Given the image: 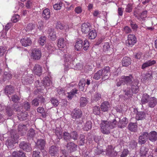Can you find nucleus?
I'll use <instances>...</instances> for the list:
<instances>
[{
    "instance_id": "nucleus-55",
    "label": "nucleus",
    "mask_w": 157,
    "mask_h": 157,
    "mask_svg": "<svg viewBox=\"0 0 157 157\" xmlns=\"http://www.w3.org/2000/svg\"><path fill=\"white\" fill-rule=\"evenodd\" d=\"M101 94L98 93H96L93 97V99L96 101H97L101 98Z\"/></svg>"
},
{
    "instance_id": "nucleus-2",
    "label": "nucleus",
    "mask_w": 157,
    "mask_h": 157,
    "mask_svg": "<svg viewBox=\"0 0 157 157\" xmlns=\"http://www.w3.org/2000/svg\"><path fill=\"white\" fill-rule=\"evenodd\" d=\"M8 133L9 136L6 142V144L8 147L11 148L13 147L14 144L17 143V140L19 138V136L14 129L11 130Z\"/></svg>"
},
{
    "instance_id": "nucleus-19",
    "label": "nucleus",
    "mask_w": 157,
    "mask_h": 157,
    "mask_svg": "<svg viewBox=\"0 0 157 157\" xmlns=\"http://www.w3.org/2000/svg\"><path fill=\"white\" fill-rule=\"evenodd\" d=\"M110 107V105L108 101H105L101 104L100 108L102 111L106 112L108 111Z\"/></svg>"
},
{
    "instance_id": "nucleus-32",
    "label": "nucleus",
    "mask_w": 157,
    "mask_h": 157,
    "mask_svg": "<svg viewBox=\"0 0 157 157\" xmlns=\"http://www.w3.org/2000/svg\"><path fill=\"white\" fill-rule=\"evenodd\" d=\"M150 98V96L146 93L143 94L141 99V102L142 104H145L148 102Z\"/></svg>"
},
{
    "instance_id": "nucleus-38",
    "label": "nucleus",
    "mask_w": 157,
    "mask_h": 157,
    "mask_svg": "<svg viewBox=\"0 0 157 157\" xmlns=\"http://www.w3.org/2000/svg\"><path fill=\"white\" fill-rule=\"evenodd\" d=\"M50 38L52 40H54L56 39V36L55 32L52 29H48V33Z\"/></svg>"
},
{
    "instance_id": "nucleus-48",
    "label": "nucleus",
    "mask_w": 157,
    "mask_h": 157,
    "mask_svg": "<svg viewBox=\"0 0 157 157\" xmlns=\"http://www.w3.org/2000/svg\"><path fill=\"white\" fill-rule=\"evenodd\" d=\"M92 127V123L90 121H88L85 124L83 127V129L85 130L88 131Z\"/></svg>"
},
{
    "instance_id": "nucleus-12",
    "label": "nucleus",
    "mask_w": 157,
    "mask_h": 157,
    "mask_svg": "<svg viewBox=\"0 0 157 157\" xmlns=\"http://www.w3.org/2000/svg\"><path fill=\"white\" fill-rule=\"evenodd\" d=\"M41 56V51L39 49H34L33 50L32 57L35 60H39Z\"/></svg>"
},
{
    "instance_id": "nucleus-40",
    "label": "nucleus",
    "mask_w": 157,
    "mask_h": 157,
    "mask_svg": "<svg viewBox=\"0 0 157 157\" xmlns=\"http://www.w3.org/2000/svg\"><path fill=\"white\" fill-rule=\"evenodd\" d=\"M12 75L11 73L5 71L3 75L2 80L3 81H6L11 78Z\"/></svg>"
},
{
    "instance_id": "nucleus-6",
    "label": "nucleus",
    "mask_w": 157,
    "mask_h": 157,
    "mask_svg": "<svg viewBox=\"0 0 157 157\" xmlns=\"http://www.w3.org/2000/svg\"><path fill=\"white\" fill-rule=\"evenodd\" d=\"M148 132H142L139 137L138 143L141 145L144 144L148 139Z\"/></svg>"
},
{
    "instance_id": "nucleus-62",
    "label": "nucleus",
    "mask_w": 157,
    "mask_h": 157,
    "mask_svg": "<svg viewBox=\"0 0 157 157\" xmlns=\"http://www.w3.org/2000/svg\"><path fill=\"white\" fill-rule=\"evenodd\" d=\"M85 136L83 134H81L80 137L79 144L80 145H83L85 143Z\"/></svg>"
},
{
    "instance_id": "nucleus-1",
    "label": "nucleus",
    "mask_w": 157,
    "mask_h": 157,
    "mask_svg": "<svg viewBox=\"0 0 157 157\" xmlns=\"http://www.w3.org/2000/svg\"><path fill=\"white\" fill-rule=\"evenodd\" d=\"M116 119H114L112 122L107 121H102L100 126L101 132L105 134L110 133L109 130L116 127Z\"/></svg>"
},
{
    "instance_id": "nucleus-42",
    "label": "nucleus",
    "mask_w": 157,
    "mask_h": 157,
    "mask_svg": "<svg viewBox=\"0 0 157 157\" xmlns=\"http://www.w3.org/2000/svg\"><path fill=\"white\" fill-rule=\"evenodd\" d=\"M86 82V80L84 78H82L80 80L78 83V86L79 90L81 91L83 90Z\"/></svg>"
},
{
    "instance_id": "nucleus-61",
    "label": "nucleus",
    "mask_w": 157,
    "mask_h": 157,
    "mask_svg": "<svg viewBox=\"0 0 157 157\" xmlns=\"http://www.w3.org/2000/svg\"><path fill=\"white\" fill-rule=\"evenodd\" d=\"M147 16V11L145 10L142 12L140 14V18L142 20H144V18Z\"/></svg>"
},
{
    "instance_id": "nucleus-11",
    "label": "nucleus",
    "mask_w": 157,
    "mask_h": 157,
    "mask_svg": "<svg viewBox=\"0 0 157 157\" xmlns=\"http://www.w3.org/2000/svg\"><path fill=\"white\" fill-rule=\"evenodd\" d=\"M33 76L31 75L30 76H25L22 78V82L25 84H31L33 82Z\"/></svg>"
},
{
    "instance_id": "nucleus-54",
    "label": "nucleus",
    "mask_w": 157,
    "mask_h": 157,
    "mask_svg": "<svg viewBox=\"0 0 157 157\" xmlns=\"http://www.w3.org/2000/svg\"><path fill=\"white\" fill-rule=\"evenodd\" d=\"M55 133L58 139H60L62 138V133L60 129H56V130Z\"/></svg>"
},
{
    "instance_id": "nucleus-21",
    "label": "nucleus",
    "mask_w": 157,
    "mask_h": 157,
    "mask_svg": "<svg viewBox=\"0 0 157 157\" xmlns=\"http://www.w3.org/2000/svg\"><path fill=\"white\" fill-rule=\"evenodd\" d=\"M156 63V61L154 60H148L142 65L141 68L142 69H144L147 67L154 65Z\"/></svg>"
},
{
    "instance_id": "nucleus-43",
    "label": "nucleus",
    "mask_w": 157,
    "mask_h": 157,
    "mask_svg": "<svg viewBox=\"0 0 157 157\" xmlns=\"http://www.w3.org/2000/svg\"><path fill=\"white\" fill-rule=\"evenodd\" d=\"M74 59L73 57L70 54H65L64 56V60L65 62H71Z\"/></svg>"
},
{
    "instance_id": "nucleus-58",
    "label": "nucleus",
    "mask_w": 157,
    "mask_h": 157,
    "mask_svg": "<svg viewBox=\"0 0 157 157\" xmlns=\"http://www.w3.org/2000/svg\"><path fill=\"white\" fill-rule=\"evenodd\" d=\"M63 6V3L59 2V3H56L53 5V8L54 9L58 10L61 9Z\"/></svg>"
},
{
    "instance_id": "nucleus-46",
    "label": "nucleus",
    "mask_w": 157,
    "mask_h": 157,
    "mask_svg": "<svg viewBox=\"0 0 157 157\" xmlns=\"http://www.w3.org/2000/svg\"><path fill=\"white\" fill-rule=\"evenodd\" d=\"M37 111L38 113L41 114L43 117L45 118L46 117L45 112L43 108L42 107H39L37 109Z\"/></svg>"
},
{
    "instance_id": "nucleus-49",
    "label": "nucleus",
    "mask_w": 157,
    "mask_h": 157,
    "mask_svg": "<svg viewBox=\"0 0 157 157\" xmlns=\"http://www.w3.org/2000/svg\"><path fill=\"white\" fill-rule=\"evenodd\" d=\"M93 113L97 115H99L100 113V107L99 106H95L93 108Z\"/></svg>"
},
{
    "instance_id": "nucleus-33",
    "label": "nucleus",
    "mask_w": 157,
    "mask_h": 157,
    "mask_svg": "<svg viewBox=\"0 0 157 157\" xmlns=\"http://www.w3.org/2000/svg\"><path fill=\"white\" fill-rule=\"evenodd\" d=\"M88 33V37L89 39L91 40L94 39L97 36V33L95 30L91 29Z\"/></svg>"
},
{
    "instance_id": "nucleus-60",
    "label": "nucleus",
    "mask_w": 157,
    "mask_h": 157,
    "mask_svg": "<svg viewBox=\"0 0 157 157\" xmlns=\"http://www.w3.org/2000/svg\"><path fill=\"white\" fill-rule=\"evenodd\" d=\"M132 6L131 4H128L125 9V11L127 13H130L132 11Z\"/></svg>"
},
{
    "instance_id": "nucleus-10",
    "label": "nucleus",
    "mask_w": 157,
    "mask_h": 157,
    "mask_svg": "<svg viewBox=\"0 0 157 157\" xmlns=\"http://www.w3.org/2000/svg\"><path fill=\"white\" fill-rule=\"evenodd\" d=\"M81 31L82 33L86 34L92 29L89 23H84L81 25Z\"/></svg>"
},
{
    "instance_id": "nucleus-35",
    "label": "nucleus",
    "mask_w": 157,
    "mask_h": 157,
    "mask_svg": "<svg viewBox=\"0 0 157 157\" xmlns=\"http://www.w3.org/2000/svg\"><path fill=\"white\" fill-rule=\"evenodd\" d=\"M148 151V149L146 147L142 146L141 147L140 150V155L142 156H145Z\"/></svg>"
},
{
    "instance_id": "nucleus-5",
    "label": "nucleus",
    "mask_w": 157,
    "mask_h": 157,
    "mask_svg": "<svg viewBox=\"0 0 157 157\" xmlns=\"http://www.w3.org/2000/svg\"><path fill=\"white\" fill-rule=\"evenodd\" d=\"M136 42V39L135 36L132 34L128 35V40L126 41L127 45L129 47H132Z\"/></svg>"
},
{
    "instance_id": "nucleus-18",
    "label": "nucleus",
    "mask_w": 157,
    "mask_h": 157,
    "mask_svg": "<svg viewBox=\"0 0 157 157\" xmlns=\"http://www.w3.org/2000/svg\"><path fill=\"white\" fill-rule=\"evenodd\" d=\"M20 42L22 46L25 47L30 46L32 44V41L29 38H24L21 40Z\"/></svg>"
},
{
    "instance_id": "nucleus-28",
    "label": "nucleus",
    "mask_w": 157,
    "mask_h": 157,
    "mask_svg": "<svg viewBox=\"0 0 157 157\" xmlns=\"http://www.w3.org/2000/svg\"><path fill=\"white\" fill-rule=\"evenodd\" d=\"M145 113L144 112L137 111L136 114V119L137 120H142L145 118Z\"/></svg>"
},
{
    "instance_id": "nucleus-39",
    "label": "nucleus",
    "mask_w": 157,
    "mask_h": 157,
    "mask_svg": "<svg viewBox=\"0 0 157 157\" xmlns=\"http://www.w3.org/2000/svg\"><path fill=\"white\" fill-rule=\"evenodd\" d=\"M88 102V99L86 97H81L80 99V105L81 107H83L86 105Z\"/></svg>"
},
{
    "instance_id": "nucleus-26",
    "label": "nucleus",
    "mask_w": 157,
    "mask_h": 157,
    "mask_svg": "<svg viewBox=\"0 0 157 157\" xmlns=\"http://www.w3.org/2000/svg\"><path fill=\"white\" fill-rule=\"evenodd\" d=\"M152 73V72H148L142 76V79L144 81L150 80L153 78Z\"/></svg>"
},
{
    "instance_id": "nucleus-14",
    "label": "nucleus",
    "mask_w": 157,
    "mask_h": 157,
    "mask_svg": "<svg viewBox=\"0 0 157 157\" xmlns=\"http://www.w3.org/2000/svg\"><path fill=\"white\" fill-rule=\"evenodd\" d=\"M46 142L44 140L42 139H38L36 143V148H38L40 150L44 149Z\"/></svg>"
},
{
    "instance_id": "nucleus-15",
    "label": "nucleus",
    "mask_w": 157,
    "mask_h": 157,
    "mask_svg": "<svg viewBox=\"0 0 157 157\" xmlns=\"http://www.w3.org/2000/svg\"><path fill=\"white\" fill-rule=\"evenodd\" d=\"M138 82L137 81H134L133 83L130 86L131 90L134 94L137 93L139 90V86H138Z\"/></svg>"
},
{
    "instance_id": "nucleus-30",
    "label": "nucleus",
    "mask_w": 157,
    "mask_h": 157,
    "mask_svg": "<svg viewBox=\"0 0 157 157\" xmlns=\"http://www.w3.org/2000/svg\"><path fill=\"white\" fill-rule=\"evenodd\" d=\"M5 93L7 95L11 94L14 92V89L11 86H6L4 90Z\"/></svg>"
},
{
    "instance_id": "nucleus-22",
    "label": "nucleus",
    "mask_w": 157,
    "mask_h": 157,
    "mask_svg": "<svg viewBox=\"0 0 157 157\" xmlns=\"http://www.w3.org/2000/svg\"><path fill=\"white\" fill-rule=\"evenodd\" d=\"M157 104V99L154 97H151L148 102V106L150 108H154Z\"/></svg>"
},
{
    "instance_id": "nucleus-51",
    "label": "nucleus",
    "mask_w": 157,
    "mask_h": 157,
    "mask_svg": "<svg viewBox=\"0 0 157 157\" xmlns=\"http://www.w3.org/2000/svg\"><path fill=\"white\" fill-rule=\"evenodd\" d=\"M101 70H99L94 75L93 78L96 80H98L102 77V72Z\"/></svg>"
},
{
    "instance_id": "nucleus-50",
    "label": "nucleus",
    "mask_w": 157,
    "mask_h": 157,
    "mask_svg": "<svg viewBox=\"0 0 157 157\" xmlns=\"http://www.w3.org/2000/svg\"><path fill=\"white\" fill-rule=\"evenodd\" d=\"M35 130L33 128L30 129L27 133V136L29 138H31L34 137L35 134Z\"/></svg>"
},
{
    "instance_id": "nucleus-27",
    "label": "nucleus",
    "mask_w": 157,
    "mask_h": 157,
    "mask_svg": "<svg viewBox=\"0 0 157 157\" xmlns=\"http://www.w3.org/2000/svg\"><path fill=\"white\" fill-rule=\"evenodd\" d=\"M17 117L19 120L21 121H23L26 120L28 116L27 112H20L17 114Z\"/></svg>"
},
{
    "instance_id": "nucleus-4",
    "label": "nucleus",
    "mask_w": 157,
    "mask_h": 157,
    "mask_svg": "<svg viewBox=\"0 0 157 157\" xmlns=\"http://www.w3.org/2000/svg\"><path fill=\"white\" fill-rule=\"evenodd\" d=\"M102 72V79L103 80H105L108 79L110 75V68L109 67H106L103 69L101 70Z\"/></svg>"
},
{
    "instance_id": "nucleus-8",
    "label": "nucleus",
    "mask_w": 157,
    "mask_h": 157,
    "mask_svg": "<svg viewBox=\"0 0 157 157\" xmlns=\"http://www.w3.org/2000/svg\"><path fill=\"white\" fill-rule=\"evenodd\" d=\"M121 79L123 80L124 85L126 84L127 86H130L134 81H132L133 78L131 75L127 76H123Z\"/></svg>"
},
{
    "instance_id": "nucleus-64",
    "label": "nucleus",
    "mask_w": 157,
    "mask_h": 157,
    "mask_svg": "<svg viewBox=\"0 0 157 157\" xmlns=\"http://www.w3.org/2000/svg\"><path fill=\"white\" fill-rule=\"evenodd\" d=\"M35 27L34 25L30 23L26 27V31H30L33 29Z\"/></svg>"
},
{
    "instance_id": "nucleus-36",
    "label": "nucleus",
    "mask_w": 157,
    "mask_h": 157,
    "mask_svg": "<svg viewBox=\"0 0 157 157\" xmlns=\"http://www.w3.org/2000/svg\"><path fill=\"white\" fill-rule=\"evenodd\" d=\"M78 90L76 88L72 89L70 92L67 93L66 96L69 99H71L73 96L76 94L78 93Z\"/></svg>"
},
{
    "instance_id": "nucleus-56",
    "label": "nucleus",
    "mask_w": 157,
    "mask_h": 157,
    "mask_svg": "<svg viewBox=\"0 0 157 157\" xmlns=\"http://www.w3.org/2000/svg\"><path fill=\"white\" fill-rule=\"evenodd\" d=\"M110 49V46L109 43L107 42L104 43L103 46V50L105 52L109 51Z\"/></svg>"
},
{
    "instance_id": "nucleus-7",
    "label": "nucleus",
    "mask_w": 157,
    "mask_h": 157,
    "mask_svg": "<svg viewBox=\"0 0 157 157\" xmlns=\"http://www.w3.org/2000/svg\"><path fill=\"white\" fill-rule=\"evenodd\" d=\"M19 147L20 149L27 152H29L31 150L30 144L25 141L21 142L19 144Z\"/></svg>"
},
{
    "instance_id": "nucleus-37",
    "label": "nucleus",
    "mask_w": 157,
    "mask_h": 157,
    "mask_svg": "<svg viewBox=\"0 0 157 157\" xmlns=\"http://www.w3.org/2000/svg\"><path fill=\"white\" fill-rule=\"evenodd\" d=\"M15 107V105H13L11 106H8L6 108V112L8 115L10 117L13 114V108Z\"/></svg>"
},
{
    "instance_id": "nucleus-17",
    "label": "nucleus",
    "mask_w": 157,
    "mask_h": 157,
    "mask_svg": "<svg viewBox=\"0 0 157 157\" xmlns=\"http://www.w3.org/2000/svg\"><path fill=\"white\" fill-rule=\"evenodd\" d=\"M66 146L68 151L70 152L75 151L77 150V145L73 142L67 143Z\"/></svg>"
},
{
    "instance_id": "nucleus-29",
    "label": "nucleus",
    "mask_w": 157,
    "mask_h": 157,
    "mask_svg": "<svg viewBox=\"0 0 157 157\" xmlns=\"http://www.w3.org/2000/svg\"><path fill=\"white\" fill-rule=\"evenodd\" d=\"M42 17L45 20H48L50 17V13L49 9L46 8L44 10L42 14Z\"/></svg>"
},
{
    "instance_id": "nucleus-16",
    "label": "nucleus",
    "mask_w": 157,
    "mask_h": 157,
    "mask_svg": "<svg viewBox=\"0 0 157 157\" xmlns=\"http://www.w3.org/2000/svg\"><path fill=\"white\" fill-rule=\"evenodd\" d=\"M148 139L152 142H154L157 140V132L153 131L148 133Z\"/></svg>"
},
{
    "instance_id": "nucleus-34",
    "label": "nucleus",
    "mask_w": 157,
    "mask_h": 157,
    "mask_svg": "<svg viewBox=\"0 0 157 157\" xmlns=\"http://www.w3.org/2000/svg\"><path fill=\"white\" fill-rule=\"evenodd\" d=\"M123 91L124 94L128 98L131 97L134 94L130 87H127L126 89H124Z\"/></svg>"
},
{
    "instance_id": "nucleus-59",
    "label": "nucleus",
    "mask_w": 157,
    "mask_h": 157,
    "mask_svg": "<svg viewBox=\"0 0 157 157\" xmlns=\"http://www.w3.org/2000/svg\"><path fill=\"white\" fill-rule=\"evenodd\" d=\"M83 49L85 51L87 50L89 46V43L87 40H85L84 42V44H83Z\"/></svg>"
},
{
    "instance_id": "nucleus-45",
    "label": "nucleus",
    "mask_w": 157,
    "mask_h": 157,
    "mask_svg": "<svg viewBox=\"0 0 157 157\" xmlns=\"http://www.w3.org/2000/svg\"><path fill=\"white\" fill-rule=\"evenodd\" d=\"M43 81L44 84L47 86H50L52 84L50 78L48 77L44 78L43 80Z\"/></svg>"
},
{
    "instance_id": "nucleus-25",
    "label": "nucleus",
    "mask_w": 157,
    "mask_h": 157,
    "mask_svg": "<svg viewBox=\"0 0 157 157\" xmlns=\"http://www.w3.org/2000/svg\"><path fill=\"white\" fill-rule=\"evenodd\" d=\"M28 128L26 125L23 124H19L18 126V130L19 132L21 133L23 135L26 133Z\"/></svg>"
},
{
    "instance_id": "nucleus-13",
    "label": "nucleus",
    "mask_w": 157,
    "mask_h": 157,
    "mask_svg": "<svg viewBox=\"0 0 157 157\" xmlns=\"http://www.w3.org/2000/svg\"><path fill=\"white\" fill-rule=\"evenodd\" d=\"M33 72L35 74L40 76L42 73V69L41 67L39 64H35L32 70Z\"/></svg>"
},
{
    "instance_id": "nucleus-3",
    "label": "nucleus",
    "mask_w": 157,
    "mask_h": 157,
    "mask_svg": "<svg viewBox=\"0 0 157 157\" xmlns=\"http://www.w3.org/2000/svg\"><path fill=\"white\" fill-rule=\"evenodd\" d=\"M116 126L117 127L120 128H122L126 126L128 122V119L125 117H123L122 119L119 118L116 120Z\"/></svg>"
},
{
    "instance_id": "nucleus-23",
    "label": "nucleus",
    "mask_w": 157,
    "mask_h": 157,
    "mask_svg": "<svg viewBox=\"0 0 157 157\" xmlns=\"http://www.w3.org/2000/svg\"><path fill=\"white\" fill-rule=\"evenodd\" d=\"M128 128L131 132H136L137 130V124L136 123L130 122L128 125Z\"/></svg>"
},
{
    "instance_id": "nucleus-52",
    "label": "nucleus",
    "mask_w": 157,
    "mask_h": 157,
    "mask_svg": "<svg viewBox=\"0 0 157 157\" xmlns=\"http://www.w3.org/2000/svg\"><path fill=\"white\" fill-rule=\"evenodd\" d=\"M46 38L44 36H41L39 39V42L42 46L44 45L46 43Z\"/></svg>"
},
{
    "instance_id": "nucleus-31",
    "label": "nucleus",
    "mask_w": 157,
    "mask_h": 157,
    "mask_svg": "<svg viewBox=\"0 0 157 157\" xmlns=\"http://www.w3.org/2000/svg\"><path fill=\"white\" fill-rule=\"evenodd\" d=\"M57 45L59 48H63L66 45V41L63 38H60L58 40Z\"/></svg>"
},
{
    "instance_id": "nucleus-20",
    "label": "nucleus",
    "mask_w": 157,
    "mask_h": 157,
    "mask_svg": "<svg viewBox=\"0 0 157 157\" xmlns=\"http://www.w3.org/2000/svg\"><path fill=\"white\" fill-rule=\"evenodd\" d=\"M131 61L132 60L129 57L127 56L124 57L122 59V65L124 67H128L131 64Z\"/></svg>"
},
{
    "instance_id": "nucleus-24",
    "label": "nucleus",
    "mask_w": 157,
    "mask_h": 157,
    "mask_svg": "<svg viewBox=\"0 0 157 157\" xmlns=\"http://www.w3.org/2000/svg\"><path fill=\"white\" fill-rule=\"evenodd\" d=\"M59 151L58 148L55 146H52L50 147L49 153L52 156L56 155Z\"/></svg>"
},
{
    "instance_id": "nucleus-47",
    "label": "nucleus",
    "mask_w": 157,
    "mask_h": 157,
    "mask_svg": "<svg viewBox=\"0 0 157 157\" xmlns=\"http://www.w3.org/2000/svg\"><path fill=\"white\" fill-rule=\"evenodd\" d=\"M71 139H73L75 140H77L78 138V134L77 132L75 131L71 132L70 133Z\"/></svg>"
},
{
    "instance_id": "nucleus-63",
    "label": "nucleus",
    "mask_w": 157,
    "mask_h": 157,
    "mask_svg": "<svg viewBox=\"0 0 157 157\" xmlns=\"http://www.w3.org/2000/svg\"><path fill=\"white\" fill-rule=\"evenodd\" d=\"M33 1L28 0L25 4V6L27 9H30L32 6Z\"/></svg>"
},
{
    "instance_id": "nucleus-41",
    "label": "nucleus",
    "mask_w": 157,
    "mask_h": 157,
    "mask_svg": "<svg viewBox=\"0 0 157 157\" xmlns=\"http://www.w3.org/2000/svg\"><path fill=\"white\" fill-rule=\"evenodd\" d=\"M83 41L81 40H79L75 43V49L77 51L80 50L83 47Z\"/></svg>"
},
{
    "instance_id": "nucleus-57",
    "label": "nucleus",
    "mask_w": 157,
    "mask_h": 157,
    "mask_svg": "<svg viewBox=\"0 0 157 157\" xmlns=\"http://www.w3.org/2000/svg\"><path fill=\"white\" fill-rule=\"evenodd\" d=\"M113 148L112 146L109 145L106 149V154L108 155H110L112 152L113 150Z\"/></svg>"
},
{
    "instance_id": "nucleus-9",
    "label": "nucleus",
    "mask_w": 157,
    "mask_h": 157,
    "mask_svg": "<svg viewBox=\"0 0 157 157\" xmlns=\"http://www.w3.org/2000/svg\"><path fill=\"white\" fill-rule=\"evenodd\" d=\"M82 112L79 109H75L71 113V116L73 119H78L82 116Z\"/></svg>"
},
{
    "instance_id": "nucleus-44",
    "label": "nucleus",
    "mask_w": 157,
    "mask_h": 157,
    "mask_svg": "<svg viewBox=\"0 0 157 157\" xmlns=\"http://www.w3.org/2000/svg\"><path fill=\"white\" fill-rule=\"evenodd\" d=\"M62 138L67 142L69 141L71 139L70 133L67 132H64L63 133Z\"/></svg>"
},
{
    "instance_id": "nucleus-53",
    "label": "nucleus",
    "mask_w": 157,
    "mask_h": 157,
    "mask_svg": "<svg viewBox=\"0 0 157 157\" xmlns=\"http://www.w3.org/2000/svg\"><path fill=\"white\" fill-rule=\"evenodd\" d=\"M23 107L26 110L28 111L30 109L31 105L29 102L25 101L23 103Z\"/></svg>"
}]
</instances>
